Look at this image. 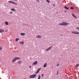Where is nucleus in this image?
<instances>
[{
    "label": "nucleus",
    "instance_id": "1",
    "mask_svg": "<svg viewBox=\"0 0 79 79\" xmlns=\"http://www.w3.org/2000/svg\"><path fill=\"white\" fill-rule=\"evenodd\" d=\"M62 23H59V25H60V26H67V25H69V23H67V22H63Z\"/></svg>",
    "mask_w": 79,
    "mask_h": 79
},
{
    "label": "nucleus",
    "instance_id": "2",
    "mask_svg": "<svg viewBox=\"0 0 79 79\" xmlns=\"http://www.w3.org/2000/svg\"><path fill=\"white\" fill-rule=\"evenodd\" d=\"M20 59V58L19 57H15L12 61V62L13 63L14 62H15L17 60H19Z\"/></svg>",
    "mask_w": 79,
    "mask_h": 79
},
{
    "label": "nucleus",
    "instance_id": "3",
    "mask_svg": "<svg viewBox=\"0 0 79 79\" xmlns=\"http://www.w3.org/2000/svg\"><path fill=\"white\" fill-rule=\"evenodd\" d=\"M36 76H37V75L35 74H34L33 75H31L30 76V78H35V77H36Z\"/></svg>",
    "mask_w": 79,
    "mask_h": 79
},
{
    "label": "nucleus",
    "instance_id": "4",
    "mask_svg": "<svg viewBox=\"0 0 79 79\" xmlns=\"http://www.w3.org/2000/svg\"><path fill=\"white\" fill-rule=\"evenodd\" d=\"M9 3H13V4H14V5H18V4L15 2H13L12 1H8Z\"/></svg>",
    "mask_w": 79,
    "mask_h": 79
},
{
    "label": "nucleus",
    "instance_id": "5",
    "mask_svg": "<svg viewBox=\"0 0 79 79\" xmlns=\"http://www.w3.org/2000/svg\"><path fill=\"white\" fill-rule=\"evenodd\" d=\"M72 33L75 34L79 35V32L77 31H73L72 32Z\"/></svg>",
    "mask_w": 79,
    "mask_h": 79
},
{
    "label": "nucleus",
    "instance_id": "6",
    "mask_svg": "<svg viewBox=\"0 0 79 79\" xmlns=\"http://www.w3.org/2000/svg\"><path fill=\"white\" fill-rule=\"evenodd\" d=\"M38 63V62L37 61H35L32 64V65L33 66V65H36Z\"/></svg>",
    "mask_w": 79,
    "mask_h": 79
},
{
    "label": "nucleus",
    "instance_id": "7",
    "mask_svg": "<svg viewBox=\"0 0 79 79\" xmlns=\"http://www.w3.org/2000/svg\"><path fill=\"white\" fill-rule=\"evenodd\" d=\"M40 69H41V68H39L37 70V71L35 73V74H38L39 73V71H40Z\"/></svg>",
    "mask_w": 79,
    "mask_h": 79
},
{
    "label": "nucleus",
    "instance_id": "8",
    "mask_svg": "<svg viewBox=\"0 0 79 79\" xmlns=\"http://www.w3.org/2000/svg\"><path fill=\"white\" fill-rule=\"evenodd\" d=\"M52 48V47H49V48H47L46 50V51H49V50H50Z\"/></svg>",
    "mask_w": 79,
    "mask_h": 79
},
{
    "label": "nucleus",
    "instance_id": "9",
    "mask_svg": "<svg viewBox=\"0 0 79 79\" xmlns=\"http://www.w3.org/2000/svg\"><path fill=\"white\" fill-rule=\"evenodd\" d=\"M3 32H5V30L3 29H0V33H2Z\"/></svg>",
    "mask_w": 79,
    "mask_h": 79
},
{
    "label": "nucleus",
    "instance_id": "10",
    "mask_svg": "<svg viewBox=\"0 0 79 79\" xmlns=\"http://www.w3.org/2000/svg\"><path fill=\"white\" fill-rule=\"evenodd\" d=\"M36 37L37 38H41V37H42V36L41 35H38Z\"/></svg>",
    "mask_w": 79,
    "mask_h": 79
},
{
    "label": "nucleus",
    "instance_id": "11",
    "mask_svg": "<svg viewBox=\"0 0 79 79\" xmlns=\"http://www.w3.org/2000/svg\"><path fill=\"white\" fill-rule=\"evenodd\" d=\"M5 25H6L7 26H8V22L7 21H6L5 22Z\"/></svg>",
    "mask_w": 79,
    "mask_h": 79
},
{
    "label": "nucleus",
    "instance_id": "12",
    "mask_svg": "<svg viewBox=\"0 0 79 79\" xmlns=\"http://www.w3.org/2000/svg\"><path fill=\"white\" fill-rule=\"evenodd\" d=\"M47 63H45L43 66L44 68L46 67V66H47Z\"/></svg>",
    "mask_w": 79,
    "mask_h": 79
},
{
    "label": "nucleus",
    "instance_id": "13",
    "mask_svg": "<svg viewBox=\"0 0 79 79\" xmlns=\"http://www.w3.org/2000/svg\"><path fill=\"white\" fill-rule=\"evenodd\" d=\"M26 34H25V33H21L20 34V35H25Z\"/></svg>",
    "mask_w": 79,
    "mask_h": 79
},
{
    "label": "nucleus",
    "instance_id": "14",
    "mask_svg": "<svg viewBox=\"0 0 79 79\" xmlns=\"http://www.w3.org/2000/svg\"><path fill=\"white\" fill-rule=\"evenodd\" d=\"M79 66V64H77L75 66V68H78V66Z\"/></svg>",
    "mask_w": 79,
    "mask_h": 79
},
{
    "label": "nucleus",
    "instance_id": "15",
    "mask_svg": "<svg viewBox=\"0 0 79 79\" xmlns=\"http://www.w3.org/2000/svg\"><path fill=\"white\" fill-rule=\"evenodd\" d=\"M72 15L73 16V17H74V18H76V19H77V17H76V16H75V15H74L73 14H72Z\"/></svg>",
    "mask_w": 79,
    "mask_h": 79
},
{
    "label": "nucleus",
    "instance_id": "16",
    "mask_svg": "<svg viewBox=\"0 0 79 79\" xmlns=\"http://www.w3.org/2000/svg\"><path fill=\"white\" fill-rule=\"evenodd\" d=\"M64 8L66 10H69V8H68L66 6H64Z\"/></svg>",
    "mask_w": 79,
    "mask_h": 79
},
{
    "label": "nucleus",
    "instance_id": "17",
    "mask_svg": "<svg viewBox=\"0 0 79 79\" xmlns=\"http://www.w3.org/2000/svg\"><path fill=\"white\" fill-rule=\"evenodd\" d=\"M11 11H16V10H15V9L12 8L11 9Z\"/></svg>",
    "mask_w": 79,
    "mask_h": 79
},
{
    "label": "nucleus",
    "instance_id": "18",
    "mask_svg": "<svg viewBox=\"0 0 79 79\" xmlns=\"http://www.w3.org/2000/svg\"><path fill=\"white\" fill-rule=\"evenodd\" d=\"M19 43L22 45H23L24 44V41L23 42H19Z\"/></svg>",
    "mask_w": 79,
    "mask_h": 79
},
{
    "label": "nucleus",
    "instance_id": "19",
    "mask_svg": "<svg viewBox=\"0 0 79 79\" xmlns=\"http://www.w3.org/2000/svg\"><path fill=\"white\" fill-rule=\"evenodd\" d=\"M18 40H19V38H17L15 39V42H17Z\"/></svg>",
    "mask_w": 79,
    "mask_h": 79
},
{
    "label": "nucleus",
    "instance_id": "20",
    "mask_svg": "<svg viewBox=\"0 0 79 79\" xmlns=\"http://www.w3.org/2000/svg\"><path fill=\"white\" fill-rule=\"evenodd\" d=\"M21 63V61H19L18 62V64H20Z\"/></svg>",
    "mask_w": 79,
    "mask_h": 79
},
{
    "label": "nucleus",
    "instance_id": "21",
    "mask_svg": "<svg viewBox=\"0 0 79 79\" xmlns=\"http://www.w3.org/2000/svg\"><path fill=\"white\" fill-rule=\"evenodd\" d=\"M38 79H40V75H39L38 78Z\"/></svg>",
    "mask_w": 79,
    "mask_h": 79
},
{
    "label": "nucleus",
    "instance_id": "22",
    "mask_svg": "<svg viewBox=\"0 0 79 79\" xmlns=\"http://www.w3.org/2000/svg\"><path fill=\"white\" fill-rule=\"evenodd\" d=\"M46 1L48 3H49L50 2V1L49 0H46Z\"/></svg>",
    "mask_w": 79,
    "mask_h": 79
},
{
    "label": "nucleus",
    "instance_id": "23",
    "mask_svg": "<svg viewBox=\"0 0 79 79\" xmlns=\"http://www.w3.org/2000/svg\"><path fill=\"white\" fill-rule=\"evenodd\" d=\"M70 9H71V10H73L74 9V8L73 7H70Z\"/></svg>",
    "mask_w": 79,
    "mask_h": 79
},
{
    "label": "nucleus",
    "instance_id": "24",
    "mask_svg": "<svg viewBox=\"0 0 79 79\" xmlns=\"http://www.w3.org/2000/svg\"><path fill=\"white\" fill-rule=\"evenodd\" d=\"M2 47H0V50H2Z\"/></svg>",
    "mask_w": 79,
    "mask_h": 79
},
{
    "label": "nucleus",
    "instance_id": "25",
    "mask_svg": "<svg viewBox=\"0 0 79 79\" xmlns=\"http://www.w3.org/2000/svg\"><path fill=\"white\" fill-rule=\"evenodd\" d=\"M59 64H57V67H58V66H59Z\"/></svg>",
    "mask_w": 79,
    "mask_h": 79
},
{
    "label": "nucleus",
    "instance_id": "26",
    "mask_svg": "<svg viewBox=\"0 0 79 79\" xmlns=\"http://www.w3.org/2000/svg\"><path fill=\"white\" fill-rule=\"evenodd\" d=\"M44 76V74H41V77H43V76Z\"/></svg>",
    "mask_w": 79,
    "mask_h": 79
},
{
    "label": "nucleus",
    "instance_id": "27",
    "mask_svg": "<svg viewBox=\"0 0 79 79\" xmlns=\"http://www.w3.org/2000/svg\"><path fill=\"white\" fill-rule=\"evenodd\" d=\"M10 14H13V12L11 11L10 12Z\"/></svg>",
    "mask_w": 79,
    "mask_h": 79
},
{
    "label": "nucleus",
    "instance_id": "28",
    "mask_svg": "<svg viewBox=\"0 0 79 79\" xmlns=\"http://www.w3.org/2000/svg\"><path fill=\"white\" fill-rule=\"evenodd\" d=\"M76 29H78L79 30V27H77L76 28Z\"/></svg>",
    "mask_w": 79,
    "mask_h": 79
},
{
    "label": "nucleus",
    "instance_id": "29",
    "mask_svg": "<svg viewBox=\"0 0 79 79\" xmlns=\"http://www.w3.org/2000/svg\"><path fill=\"white\" fill-rule=\"evenodd\" d=\"M36 1L37 2H38V3H39V2H40L39 1V0H36Z\"/></svg>",
    "mask_w": 79,
    "mask_h": 79
},
{
    "label": "nucleus",
    "instance_id": "30",
    "mask_svg": "<svg viewBox=\"0 0 79 79\" xmlns=\"http://www.w3.org/2000/svg\"><path fill=\"white\" fill-rule=\"evenodd\" d=\"M64 13H66V12H67V11H66V10H64Z\"/></svg>",
    "mask_w": 79,
    "mask_h": 79
},
{
    "label": "nucleus",
    "instance_id": "31",
    "mask_svg": "<svg viewBox=\"0 0 79 79\" xmlns=\"http://www.w3.org/2000/svg\"><path fill=\"white\" fill-rule=\"evenodd\" d=\"M29 68H32V66H31V65H30L29 66Z\"/></svg>",
    "mask_w": 79,
    "mask_h": 79
},
{
    "label": "nucleus",
    "instance_id": "32",
    "mask_svg": "<svg viewBox=\"0 0 79 79\" xmlns=\"http://www.w3.org/2000/svg\"><path fill=\"white\" fill-rule=\"evenodd\" d=\"M57 74H58V72H57Z\"/></svg>",
    "mask_w": 79,
    "mask_h": 79
},
{
    "label": "nucleus",
    "instance_id": "33",
    "mask_svg": "<svg viewBox=\"0 0 79 79\" xmlns=\"http://www.w3.org/2000/svg\"><path fill=\"white\" fill-rule=\"evenodd\" d=\"M14 0V1H18V0Z\"/></svg>",
    "mask_w": 79,
    "mask_h": 79
},
{
    "label": "nucleus",
    "instance_id": "34",
    "mask_svg": "<svg viewBox=\"0 0 79 79\" xmlns=\"http://www.w3.org/2000/svg\"><path fill=\"white\" fill-rule=\"evenodd\" d=\"M52 5H53V6H55V4H53Z\"/></svg>",
    "mask_w": 79,
    "mask_h": 79
},
{
    "label": "nucleus",
    "instance_id": "35",
    "mask_svg": "<svg viewBox=\"0 0 79 79\" xmlns=\"http://www.w3.org/2000/svg\"><path fill=\"white\" fill-rule=\"evenodd\" d=\"M77 44H79V43H77Z\"/></svg>",
    "mask_w": 79,
    "mask_h": 79
},
{
    "label": "nucleus",
    "instance_id": "36",
    "mask_svg": "<svg viewBox=\"0 0 79 79\" xmlns=\"http://www.w3.org/2000/svg\"><path fill=\"white\" fill-rule=\"evenodd\" d=\"M6 31H5V32H6Z\"/></svg>",
    "mask_w": 79,
    "mask_h": 79
}]
</instances>
